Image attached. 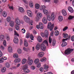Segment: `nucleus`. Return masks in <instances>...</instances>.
<instances>
[{
	"mask_svg": "<svg viewBox=\"0 0 74 74\" xmlns=\"http://www.w3.org/2000/svg\"><path fill=\"white\" fill-rule=\"evenodd\" d=\"M47 18L49 21H53L55 18V16L54 15V13H52L51 14H47Z\"/></svg>",
	"mask_w": 74,
	"mask_h": 74,
	"instance_id": "f257e3e1",
	"label": "nucleus"
},
{
	"mask_svg": "<svg viewBox=\"0 0 74 74\" xmlns=\"http://www.w3.org/2000/svg\"><path fill=\"white\" fill-rule=\"evenodd\" d=\"M23 70L25 73H28L30 72V70L28 69V65L26 64L23 66L22 67Z\"/></svg>",
	"mask_w": 74,
	"mask_h": 74,
	"instance_id": "f03ea898",
	"label": "nucleus"
},
{
	"mask_svg": "<svg viewBox=\"0 0 74 74\" xmlns=\"http://www.w3.org/2000/svg\"><path fill=\"white\" fill-rule=\"evenodd\" d=\"M73 49H71V48H68L65 50L64 53L65 55H69L71 53V52L73 51Z\"/></svg>",
	"mask_w": 74,
	"mask_h": 74,
	"instance_id": "7ed1b4c3",
	"label": "nucleus"
},
{
	"mask_svg": "<svg viewBox=\"0 0 74 74\" xmlns=\"http://www.w3.org/2000/svg\"><path fill=\"white\" fill-rule=\"evenodd\" d=\"M54 25L53 24L52 25V23L49 22L48 23L47 27L49 29H50V31H52Z\"/></svg>",
	"mask_w": 74,
	"mask_h": 74,
	"instance_id": "20e7f679",
	"label": "nucleus"
},
{
	"mask_svg": "<svg viewBox=\"0 0 74 74\" xmlns=\"http://www.w3.org/2000/svg\"><path fill=\"white\" fill-rule=\"evenodd\" d=\"M33 59H31L30 57H28L27 61L28 64L29 66H31L33 64Z\"/></svg>",
	"mask_w": 74,
	"mask_h": 74,
	"instance_id": "39448f33",
	"label": "nucleus"
},
{
	"mask_svg": "<svg viewBox=\"0 0 74 74\" xmlns=\"http://www.w3.org/2000/svg\"><path fill=\"white\" fill-rule=\"evenodd\" d=\"M36 27L38 29L39 28H40V29H43V28H44L43 24H42V23L41 22H39V25H36Z\"/></svg>",
	"mask_w": 74,
	"mask_h": 74,
	"instance_id": "423d86ee",
	"label": "nucleus"
},
{
	"mask_svg": "<svg viewBox=\"0 0 74 74\" xmlns=\"http://www.w3.org/2000/svg\"><path fill=\"white\" fill-rule=\"evenodd\" d=\"M68 40V38L64 39L62 40V41H63V42H62L61 45V46L62 47H66V46L67 45V42L64 41H66V40Z\"/></svg>",
	"mask_w": 74,
	"mask_h": 74,
	"instance_id": "0eeeda50",
	"label": "nucleus"
},
{
	"mask_svg": "<svg viewBox=\"0 0 74 74\" xmlns=\"http://www.w3.org/2000/svg\"><path fill=\"white\" fill-rule=\"evenodd\" d=\"M13 41L15 44H18L19 42V39L17 37L15 36L14 37Z\"/></svg>",
	"mask_w": 74,
	"mask_h": 74,
	"instance_id": "6e6552de",
	"label": "nucleus"
},
{
	"mask_svg": "<svg viewBox=\"0 0 74 74\" xmlns=\"http://www.w3.org/2000/svg\"><path fill=\"white\" fill-rule=\"evenodd\" d=\"M24 19L25 21L27 23H29L30 22V18L26 16H25L24 17Z\"/></svg>",
	"mask_w": 74,
	"mask_h": 74,
	"instance_id": "1a4fd4ad",
	"label": "nucleus"
},
{
	"mask_svg": "<svg viewBox=\"0 0 74 74\" xmlns=\"http://www.w3.org/2000/svg\"><path fill=\"white\" fill-rule=\"evenodd\" d=\"M27 13L29 16L30 17H32V16H33V14L30 10H27Z\"/></svg>",
	"mask_w": 74,
	"mask_h": 74,
	"instance_id": "9d476101",
	"label": "nucleus"
},
{
	"mask_svg": "<svg viewBox=\"0 0 74 74\" xmlns=\"http://www.w3.org/2000/svg\"><path fill=\"white\" fill-rule=\"evenodd\" d=\"M44 55V53L42 52H40L38 54V56L40 58H42Z\"/></svg>",
	"mask_w": 74,
	"mask_h": 74,
	"instance_id": "9b49d317",
	"label": "nucleus"
},
{
	"mask_svg": "<svg viewBox=\"0 0 74 74\" xmlns=\"http://www.w3.org/2000/svg\"><path fill=\"white\" fill-rule=\"evenodd\" d=\"M47 19L46 17H44L42 19V22L44 24H47Z\"/></svg>",
	"mask_w": 74,
	"mask_h": 74,
	"instance_id": "f8f14e48",
	"label": "nucleus"
},
{
	"mask_svg": "<svg viewBox=\"0 0 74 74\" xmlns=\"http://www.w3.org/2000/svg\"><path fill=\"white\" fill-rule=\"evenodd\" d=\"M40 48L43 51H45V49H46V47L44 45H41Z\"/></svg>",
	"mask_w": 74,
	"mask_h": 74,
	"instance_id": "ddd939ff",
	"label": "nucleus"
},
{
	"mask_svg": "<svg viewBox=\"0 0 74 74\" xmlns=\"http://www.w3.org/2000/svg\"><path fill=\"white\" fill-rule=\"evenodd\" d=\"M18 11L20 12H21V13H23V12H25V10H24V9L22 7H20L19 8Z\"/></svg>",
	"mask_w": 74,
	"mask_h": 74,
	"instance_id": "4468645a",
	"label": "nucleus"
},
{
	"mask_svg": "<svg viewBox=\"0 0 74 74\" xmlns=\"http://www.w3.org/2000/svg\"><path fill=\"white\" fill-rule=\"evenodd\" d=\"M62 13L63 16L67 15V12L64 10H63L62 11Z\"/></svg>",
	"mask_w": 74,
	"mask_h": 74,
	"instance_id": "2eb2a0df",
	"label": "nucleus"
},
{
	"mask_svg": "<svg viewBox=\"0 0 74 74\" xmlns=\"http://www.w3.org/2000/svg\"><path fill=\"white\" fill-rule=\"evenodd\" d=\"M16 25H20V24H21V21H20V20L19 19H16Z\"/></svg>",
	"mask_w": 74,
	"mask_h": 74,
	"instance_id": "dca6fc26",
	"label": "nucleus"
},
{
	"mask_svg": "<svg viewBox=\"0 0 74 74\" xmlns=\"http://www.w3.org/2000/svg\"><path fill=\"white\" fill-rule=\"evenodd\" d=\"M45 8H46V6L45 5H41L40 7V10L41 11L44 10Z\"/></svg>",
	"mask_w": 74,
	"mask_h": 74,
	"instance_id": "f3484780",
	"label": "nucleus"
},
{
	"mask_svg": "<svg viewBox=\"0 0 74 74\" xmlns=\"http://www.w3.org/2000/svg\"><path fill=\"white\" fill-rule=\"evenodd\" d=\"M68 10L71 13H73V12H74V10H73V8L71 7H69L68 8Z\"/></svg>",
	"mask_w": 74,
	"mask_h": 74,
	"instance_id": "a211bd4d",
	"label": "nucleus"
},
{
	"mask_svg": "<svg viewBox=\"0 0 74 74\" xmlns=\"http://www.w3.org/2000/svg\"><path fill=\"white\" fill-rule=\"evenodd\" d=\"M39 62L40 60H39V59L36 58L34 62L36 64H37L38 63H39Z\"/></svg>",
	"mask_w": 74,
	"mask_h": 74,
	"instance_id": "6ab92c4d",
	"label": "nucleus"
},
{
	"mask_svg": "<svg viewBox=\"0 0 74 74\" xmlns=\"http://www.w3.org/2000/svg\"><path fill=\"white\" fill-rule=\"evenodd\" d=\"M21 61V59L18 58L15 60L14 62H15V63H19Z\"/></svg>",
	"mask_w": 74,
	"mask_h": 74,
	"instance_id": "aec40b11",
	"label": "nucleus"
},
{
	"mask_svg": "<svg viewBox=\"0 0 74 74\" xmlns=\"http://www.w3.org/2000/svg\"><path fill=\"white\" fill-rule=\"evenodd\" d=\"M56 40L55 39H53L52 42V45L53 46H55L56 45Z\"/></svg>",
	"mask_w": 74,
	"mask_h": 74,
	"instance_id": "412c9836",
	"label": "nucleus"
},
{
	"mask_svg": "<svg viewBox=\"0 0 74 74\" xmlns=\"http://www.w3.org/2000/svg\"><path fill=\"white\" fill-rule=\"evenodd\" d=\"M40 45H41L40 43H38L36 47V49L37 50H39V49H40Z\"/></svg>",
	"mask_w": 74,
	"mask_h": 74,
	"instance_id": "4be33fe9",
	"label": "nucleus"
},
{
	"mask_svg": "<svg viewBox=\"0 0 74 74\" xmlns=\"http://www.w3.org/2000/svg\"><path fill=\"white\" fill-rule=\"evenodd\" d=\"M2 16L3 17H6L7 16V13L5 12H3L2 13Z\"/></svg>",
	"mask_w": 74,
	"mask_h": 74,
	"instance_id": "5701e85b",
	"label": "nucleus"
},
{
	"mask_svg": "<svg viewBox=\"0 0 74 74\" xmlns=\"http://www.w3.org/2000/svg\"><path fill=\"white\" fill-rule=\"evenodd\" d=\"M24 44L25 47H27L28 46V43L27 40L25 39L24 40Z\"/></svg>",
	"mask_w": 74,
	"mask_h": 74,
	"instance_id": "b1692460",
	"label": "nucleus"
},
{
	"mask_svg": "<svg viewBox=\"0 0 74 74\" xmlns=\"http://www.w3.org/2000/svg\"><path fill=\"white\" fill-rule=\"evenodd\" d=\"M27 61V59H26V58L23 59L22 60V64H25Z\"/></svg>",
	"mask_w": 74,
	"mask_h": 74,
	"instance_id": "393cba45",
	"label": "nucleus"
},
{
	"mask_svg": "<svg viewBox=\"0 0 74 74\" xmlns=\"http://www.w3.org/2000/svg\"><path fill=\"white\" fill-rule=\"evenodd\" d=\"M11 18L10 16H8L6 18V21L8 22H11Z\"/></svg>",
	"mask_w": 74,
	"mask_h": 74,
	"instance_id": "a878e982",
	"label": "nucleus"
},
{
	"mask_svg": "<svg viewBox=\"0 0 74 74\" xmlns=\"http://www.w3.org/2000/svg\"><path fill=\"white\" fill-rule=\"evenodd\" d=\"M48 31L47 30H45V35L46 37H48Z\"/></svg>",
	"mask_w": 74,
	"mask_h": 74,
	"instance_id": "bb28decb",
	"label": "nucleus"
},
{
	"mask_svg": "<svg viewBox=\"0 0 74 74\" xmlns=\"http://www.w3.org/2000/svg\"><path fill=\"white\" fill-rule=\"evenodd\" d=\"M54 34L56 36H58L59 34V32L58 30H56L54 32Z\"/></svg>",
	"mask_w": 74,
	"mask_h": 74,
	"instance_id": "cd10ccee",
	"label": "nucleus"
},
{
	"mask_svg": "<svg viewBox=\"0 0 74 74\" xmlns=\"http://www.w3.org/2000/svg\"><path fill=\"white\" fill-rule=\"evenodd\" d=\"M8 50L9 52H12V49L11 47H9L8 48Z\"/></svg>",
	"mask_w": 74,
	"mask_h": 74,
	"instance_id": "c85d7f7f",
	"label": "nucleus"
},
{
	"mask_svg": "<svg viewBox=\"0 0 74 74\" xmlns=\"http://www.w3.org/2000/svg\"><path fill=\"white\" fill-rule=\"evenodd\" d=\"M4 35H1L0 36V40L1 41H3L4 40Z\"/></svg>",
	"mask_w": 74,
	"mask_h": 74,
	"instance_id": "c756f323",
	"label": "nucleus"
},
{
	"mask_svg": "<svg viewBox=\"0 0 74 74\" xmlns=\"http://www.w3.org/2000/svg\"><path fill=\"white\" fill-rule=\"evenodd\" d=\"M43 13L45 14V15H47V14H48V10L45 9L43 10Z\"/></svg>",
	"mask_w": 74,
	"mask_h": 74,
	"instance_id": "7c9ffc66",
	"label": "nucleus"
},
{
	"mask_svg": "<svg viewBox=\"0 0 74 74\" xmlns=\"http://www.w3.org/2000/svg\"><path fill=\"white\" fill-rule=\"evenodd\" d=\"M10 25L11 27H14V22L12 21H10Z\"/></svg>",
	"mask_w": 74,
	"mask_h": 74,
	"instance_id": "2f4dec72",
	"label": "nucleus"
},
{
	"mask_svg": "<svg viewBox=\"0 0 74 74\" xmlns=\"http://www.w3.org/2000/svg\"><path fill=\"white\" fill-rule=\"evenodd\" d=\"M7 60V58L4 59L3 58H1L0 60V63H3L4 62V60Z\"/></svg>",
	"mask_w": 74,
	"mask_h": 74,
	"instance_id": "473e14b6",
	"label": "nucleus"
},
{
	"mask_svg": "<svg viewBox=\"0 0 74 74\" xmlns=\"http://www.w3.org/2000/svg\"><path fill=\"white\" fill-rule=\"evenodd\" d=\"M37 40L39 42H41L42 41V38L41 36H38Z\"/></svg>",
	"mask_w": 74,
	"mask_h": 74,
	"instance_id": "72a5a7b5",
	"label": "nucleus"
},
{
	"mask_svg": "<svg viewBox=\"0 0 74 74\" xmlns=\"http://www.w3.org/2000/svg\"><path fill=\"white\" fill-rule=\"evenodd\" d=\"M58 20L60 22H61L63 21V16H59L58 17Z\"/></svg>",
	"mask_w": 74,
	"mask_h": 74,
	"instance_id": "f704fd0d",
	"label": "nucleus"
},
{
	"mask_svg": "<svg viewBox=\"0 0 74 74\" xmlns=\"http://www.w3.org/2000/svg\"><path fill=\"white\" fill-rule=\"evenodd\" d=\"M40 6V5L38 3H36L35 5V8L36 9H39Z\"/></svg>",
	"mask_w": 74,
	"mask_h": 74,
	"instance_id": "c9c22d12",
	"label": "nucleus"
},
{
	"mask_svg": "<svg viewBox=\"0 0 74 74\" xmlns=\"http://www.w3.org/2000/svg\"><path fill=\"white\" fill-rule=\"evenodd\" d=\"M47 60V58H43L40 60V62H45Z\"/></svg>",
	"mask_w": 74,
	"mask_h": 74,
	"instance_id": "e433bc0d",
	"label": "nucleus"
},
{
	"mask_svg": "<svg viewBox=\"0 0 74 74\" xmlns=\"http://www.w3.org/2000/svg\"><path fill=\"white\" fill-rule=\"evenodd\" d=\"M30 33H27L26 34V37L27 38H29V37H30Z\"/></svg>",
	"mask_w": 74,
	"mask_h": 74,
	"instance_id": "4c0bfd02",
	"label": "nucleus"
},
{
	"mask_svg": "<svg viewBox=\"0 0 74 74\" xmlns=\"http://www.w3.org/2000/svg\"><path fill=\"white\" fill-rule=\"evenodd\" d=\"M5 66L7 68H9L10 66V64L9 63L7 62L5 64Z\"/></svg>",
	"mask_w": 74,
	"mask_h": 74,
	"instance_id": "58836bf2",
	"label": "nucleus"
},
{
	"mask_svg": "<svg viewBox=\"0 0 74 74\" xmlns=\"http://www.w3.org/2000/svg\"><path fill=\"white\" fill-rule=\"evenodd\" d=\"M5 71H6V69L5 67L2 68L1 70V71L2 73H4V72H5Z\"/></svg>",
	"mask_w": 74,
	"mask_h": 74,
	"instance_id": "ea45409f",
	"label": "nucleus"
},
{
	"mask_svg": "<svg viewBox=\"0 0 74 74\" xmlns=\"http://www.w3.org/2000/svg\"><path fill=\"white\" fill-rule=\"evenodd\" d=\"M37 16L38 17H42V14L40 13H38L37 14Z\"/></svg>",
	"mask_w": 74,
	"mask_h": 74,
	"instance_id": "a19ab883",
	"label": "nucleus"
},
{
	"mask_svg": "<svg viewBox=\"0 0 74 74\" xmlns=\"http://www.w3.org/2000/svg\"><path fill=\"white\" fill-rule=\"evenodd\" d=\"M29 5L30 7H31V8H33V3L32 2H29Z\"/></svg>",
	"mask_w": 74,
	"mask_h": 74,
	"instance_id": "79ce46f5",
	"label": "nucleus"
},
{
	"mask_svg": "<svg viewBox=\"0 0 74 74\" xmlns=\"http://www.w3.org/2000/svg\"><path fill=\"white\" fill-rule=\"evenodd\" d=\"M13 57L14 58L16 59L18 58L19 57V56H18L17 54H15L13 55Z\"/></svg>",
	"mask_w": 74,
	"mask_h": 74,
	"instance_id": "37998d69",
	"label": "nucleus"
},
{
	"mask_svg": "<svg viewBox=\"0 0 74 74\" xmlns=\"http://www.w3.org/2000/svg\"><path fill=\"white\" fill-rule=\"evenodd\" d=\"M15 27L16 30H19V25L16 24V25H15Z\"/></svg>",
	"mask_w": 74,
	"mask_h": 74,
	"instance_id": "c03bdc74",
	"label": "nucleus"
},
{
	"mask_svg": "<svg viewBox=\"0 0 74 74\" xmlns=\"http://www.w3.org/2000/svg\"><path fill=\"white\" fill-rule=\"evenodd\" d=\"M17 52L19 54H21L22 53V50L21 49H18L17 50Z\"/></svg>",
	"mask_w": 74,
	"mask_h": 74,
	"instance_id": "a18cd8bd",
	"label": "nucleus"
},
{
	"mask_svg": "<svg viewBox=\"0 0 74 74\" xmlns=\"http://www.w3.org/2000/svg\"><path fill=\"white\" fill-rule=\"evenodd\" d=\"M43 44H45L47 46H48V42L46 40H45L43 42Z\"/></svg>",
	"mask_w": 74,
	"mask_h": 74,
	"instance_id": "49530a36",
	"label": "nucleus"
},
{
	"mask_svg": "<svg viewBox=\"0 0 74 74\" xmlns=\"http://www.w3.org/2000/svg\"><path fill=\"white\" fill-rule=\"evenodd\" d=\"M31 69L32 70H34L36 69V67L35 66H32L31 67Z\"/></svg>",
	"mask_w": 74,
	"mask_h": 74,
	"instance_id": "de8ad7c7",
	"label": "nucleus"
},
{
	"mask_svg": "<svg viewBox=\"0 0 74 74\" xmlns=\"http://www.w3.org/2000/svg\"><path fill=\"white\" fill-rule=\"evenodd\" d=\"M68 29V27L66 26L63 29V31L64 32L67 30Z\"/></svg>",
	"mask_w": 74,
	"mask_h": 74,
	"instance_id": "09e8293b",
	"label": "nucleus"
},
{
	"mask_svg": "<svg viewBox=\"0 0 74 74\" xmlns=\"http://www.w3.org/2000/svg\"><path fill=\"white\" fill-rule=\"evenodd\" d=\"M3 45L4 47H6V46H7V43L5 40L3 41Z\"/></svg>",
	"mask_w": 74,
	"mask_h": 74,
	"instance_id": "8fccbe9b",
	"label": "nucleus"
},
{
	"mask_svg": "<svg viewBox=\"0 0 74 74\" xmlns=\"http://www.w3.org/2000/svg\"><path fill=\"white\" fill-rule=\"evenodd\" d=\"M40 20V19L37 16V17H36L35 18V21L36 22H38V21H39Z\"/></svg>",
	"mask_w": 74,
	"mask_h": 74,
	"instance_id": "3c124183",
	"label": "nucleus"
},
{
	"mask_svg": "<svg viewBox=\"0 0 74 74\" xmlns=\"http://www.w3.org/2000/svg\"><path fill=\"white\" fill-rule=\"evenodd\" d=\"M0 48L1 50H4L5 49V47L2 45L1 46Z\"/></svg>",
	"mask_w": 74,
	"mask_h": 74,
	"instance_id": "603ef678",
	"label": "nucleus"
},
{
	"mask_svg": "<svg viewBox=\"0 0 74 74\" xmlns=\"http://www.w3.org/2000/svg\"><path fill=\"white\" fill-rule=\"evenodd\" d=\"M52 39L50 37L49 39V44H51L52 43Z\"/></svg>",
	"mask_w": 74,
	"mask_h": 74,
	"instance_id": "864d4df0",
	"label": "nucleus"
},
{
	"mask_svg": "<svg viewBox=\"0 0 74 74\" xmlns=\"http://www.w3.org/2000/svg\"><path fill=\"white\" fill-rule=\"evenodd\" d=\"M68 37V34H65L63 36L64 38H66Z\"/></svg>",
	"mask_w": 74,
	"mask_h": 74,
	"instance_id": "5fc2aeb1",
	"label": "nucleus"
},
{
	"mask_svg": "<svg viewBox=\"0 0 74 74\" xmlns=\"http://www.w3.org/2000/svg\"><path fill=\"white\" fill-rule=\"evenodd\" d=\"M14 35L15 36H18V37L19 36V34L17 32L15 31V30L14 31Z\"/></svg>",
	"mask_w": 74,
	"mask_h": 74,
	"instance_id": "6e6d98bb",
	"label": "nucleus"
},
{
	"mask_svg": "<svg viewBox=\"0 0 74 74\" xmlns=\"http://www.w3.org/2000/svg\"><path fill=\"white\" fill-rule=\"evenodd\" d=\"M21 30L22 31V33L24 34L25 32H26V30L24 28H23L21 29Z\"/></svg>",
	"mask_w": 74,
	"mask_h": 74,
	"instance_id": "4d7b16f0",
	"label": "nucleus"
},
{
	"mask_svg": "<svg viewBox=\"0 0 74 74\" xmlns=\"http://www.w3.org/2000/svg\"><path fill=\"white\" fill-rule=\"evenodd\" d=\"M23 1L25 4H28V2L26 0H23Z\"/></svg>",
	"mask_w": 74,
	"mask_h": 74,
	"instance_id": "13d9d810",
	"label": "nucleus"
},
{
	"mask_svg": "<svg viewBox=\"0 0 74 74\" xmlns=\"http://www.w3.org/2000/svg\"><path fill=\"white\" fill-rule=\"evenodd\" d=\"M30 38L31 40H34L33 38H34V37L33 36L32 34H31L30 35Z\"/></svg>",
	"mask_w": 74,
	"mask_h": 74,
	"instance_id": "bf43d9fd",
	"label": "nucleus"
},
{
	"mask_svg": "<svg viewBox=\"0 0 74 74\" xmlns=\"http://www.w3.org/2000/svg\"><path fill=\"white\" fill-rule=\"evenodd\" d=\"M10 6V5H8V6L9 7V8L10 9V10H13V7L12 6Z\"/></svg>",
	"mask_w": 74,
	"mask_h": 74,
	"instance_id": "052dcab7",
	"label": "nucleus"
},
{
	"mask_svg": "<svg viewBox=\"0 0 74 74\" xmlns=\"http://www.w3.org/2000/svg\"><path fill=\"white\" fill-rule=\"evenodd\" d=\"M73 18H74L73 16H72L71 15L69 16L68 19H72Z\"/></svg>",
	"mask_w": 74,
	"mask_h": 74,
	"instance_id": "680f3d73",
	"label": "nucleus"
},
{
	"mask_svg": "<svg viewBox=\"0 0 74 74\" xmlns=\"http://www.w3.org/2000/svg\"><path fill=\"white\" fill-rule=\"evenodd\" d=\"M41 35L42 37H45L47 38V37H46V36H45V34L44 33H41Z\"/></svg>",
	"mask_w": 74,
	"mask_h": 74,
	"instance_id": "e2e57ef3",
	"label": "nucleus"
},
{
	"mask_svg": "<svg viewBox=\"0 0 74 74\" xmlns=\"http://www.w3.org/2000/svg\"><path fill=\"white\" fill-rule=\"evenodd\" d=\"M71 40L72 41H74V36L73 35L71 36Z\"/></svg>",
	"mask_w": 74,
	"mask_h": 74,
	"instance_id": "0e129e2a",
	"label": "nucleus"
},
{
	"mask_svg": "<svg viewBox=\"0 0 74 74\" xmlns=\"http://www.w3.org/2000/svg\"><path fill=\"white\" fill-rule=\"evenodd\" d=\"M43 1L45 2H47V3H49L51 1V0H43Z\"/></svg>",
	"mask_w": 74,
	"mask_h": 74,
	"instance_id": "69168bd1",
	"label": "nucleus"
},
{
	"mask_svg": "<svg viewBox=\"0 0 74 74\" xmlns=\"http://www.w3.org/2000/svg\"><path fill=\"white\" fill-rule=\"evenodd\" d=\"M40 71H44V68L42 67L40 69Z\"/></svg>",
	"mask_w": 74,
	"mask_h": 74,
	"instance_id": "338daca9",
	"label": "nucleus"
},
{
	"mask_svg": "<svg viewBox=\"0 0 74 74\" xmlns=\"http://www.w3.org/2000/svg\"><path fill=\"white\" fill-rule=\"evenodd\" d=\"M49 68V66H45L44 69L45 70H47Z\"/></svg>",
	"mask_w": 74,
	"mask_h": 74,
	"instance_id": "774afa93",
	"label": "nucleus"
}]
</instances>
